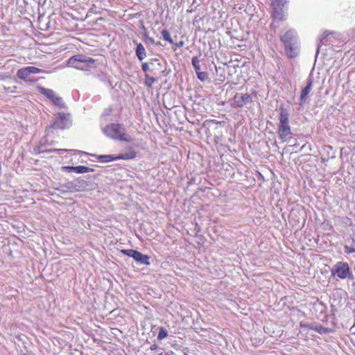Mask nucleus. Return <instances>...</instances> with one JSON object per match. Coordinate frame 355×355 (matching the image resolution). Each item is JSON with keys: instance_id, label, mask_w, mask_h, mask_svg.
I'll list each match as a JSON object with an SVG mask.
<instances>
[{"instance_id": "1", "label": "nucleus", "mask_w": 355, "mask_h": 355, "mask_svg": "<svg viewBox=\"0 0 355 355\" xmlns=\"http://www.w3.org/2000/svg\"><path fill=\"white\" fill-rule=\"evenodd\" d=\"M289 2V0H270L272 11L270 17L272 22L270 28L275 30L279 26V23L286 21V12L284 7Z\"/></svg>"}, {"instance_id": "2", "label": "nucleus", "mask_w": 355, "mask_h": 355, "mask_svg": "<svg viewBox=\"0 0 355 355\" xmlns=\"http://www.w3.org/2000/svg\"><path fill=\"white\" fill-rule=\"evenodd\" d=\"M279 123L278 126L279 138L282 142H286L292 137V132L289 125V113L284 105L279 107Z\"/></svg>"}, {"instance_id": "3", "label": "nucleus", "mask_w": 355, "mask_h": 355, "mask_svg": "<svg viewBox=\"0 0 355 355\" xmlns=\"http://www.w3.org/2000/svg\"><path fill=\"white\" fill-rule=\"evenodd\" d=\"M105 130L109 135L119 141H125L126 142L133 141V138L131 135L127 134L126 129L122 124H110L107 125Z\"/></svg>"}, {"instance_id": "4", "label": "nucleus", "mask_w": 355, "mask_h": 355, "mask_svg": "<svg viewBox=\"0 0 355 355\" xmlns=\"http://www.w3.org/2000/svg\"><path fill=\"white\" fill-rule=\"evenodd\" d=\"M331 274L340 279H345L350 275V266L347 262L338 261L331 268Z\"/></svg>"}, {"instance_id": "5", "label": "nucleus", "mask_w": 355, "mask_h": 355, "mask_svg": "<svg viewBox=\"0 0 355 355\" xmlns=\"http://www.w3.org/2000/svg\"><path fill=\"white\" fill-rule=\"evenodd\" d=\"M37 89L40 94L46 96L54 105L60 107H65V103L62 98L57 96L53 90L41 86L37 87Z\"/></svg>"}, {"instance_id": "6", "label": "nucleus", "mask_w": 355, "mask_h": 355, "mask_svg": "<svg viewBox=\"0 0 355 355\" xmlns=\"http://www.w3.org/2000/svg\"><path fill=\"white\" fill-rule=\"evenodd\" d=\"M136 155V152L132 147H128V152L126 153L120 154L118 156H114L112 155H101L98 159L103 162H109L118 159H131L135 158Z\"/></svg>"}, {"instance_id": "7", "label": "nucleus", "mask_w": 355, "mask_h": 355, "mask_svg": "<svg viewBox=\"0 0 355 355\" xmlns=\"http://www.w3.org/2000/svg\"><path fill=\"white\" fill-rule=\"evenodd\" d=\"M252 101L251 95L248 93H236L231 101V106L237 109V107H243Z\"/></svg>"}, {"instance_id": "8", "label": "nucleus", "mask_w": 355, "mask_h": 355, "mask_svg": "<svg viewBox=\"0 0 355 355\" xmlns=\"http://www.w3.org/2000/svg\"><path fill=\"white\" fill-rule=\"evenodd\" d=\"M71 124L70 121V114L64 113H59L55 121L52 124L51 127L55 129H66Z\"/></svg>"}, {"instance_id": "9", "label": "nucleus", "mask_w": 355, "mask_h": 355, "mask_svg": "<svg viewBox=\"0 0 355 355\" xmlns=\"http://www.w3.org/2000/svg\"><path fill=\"white\" fill-rule=\"evenodd\" d=\"M43 70L34 66H28L19 69L17 72L19 79L27 80L31 73H41Z\"/></svg>"}, {"instance_id": "10", "label": "nucleus", "mask_w": 355, "mask_h": 355, "mask_svg": "<svg viewBox=\"0 0 355 355\" xmlns=\"http://www.w3.org/2000/svg\"><path fill=\"white\" fill-rule=\"evenodd\" d=\"M65 169L68 171H73L74 173H77L78 174H84V173H89V171H93V168L83 165L79 166H65Z\"/></svg>"}, {"instance_id": "11", "label": "nucleus", "mask_w": 355, "mask_h": 355, "mask_svg": "<svg viewBox=\"0 0 355 355\" xmlns=\"http://www.w3.org/2000/svg\"><path fill=\"white\" fill-rule=\"evenodd\" d=\"M136 261L139 262L141 263H144L145 265L149 266L150 264V257L147 254H143L139 251H137L134 258Z\"/></svg>"}, {"instance_id": "12", "label": "nucleus", "mask_w": 355, "mask_h": 355, "mask_svg": "<svg viewBox=\"0 0 355 355\" xmlns=\"http://www.w3.org/2000/svg\"><path fill=\"white\" fill-rule=\"evenodd\" d=\"M295 38L294 32L291 30L287 31L285 34L282 37L281 40L284 45L286 44H292Z\"/></svg>"}, {"instance_id": "13", "label": "nucleus", "mask_w": 355, "mask_h": 355, "mask_svg": "<svg viewBox=\"0 0 355 355\" xmlns=\"http://www.w3.org/2000/svg\"><path fill=\"white\" fill-rule=\"evenodd\" d=\"M136 55L137 58L141 61L143 60L146 56V52L145 50V48L142 43H139L137 45L136 51H135Z\"/></svg>"}, {"instance_id": "14", "label": "nucleus", "mask_w": 355, "mask_h": 355, "mask_svg": "<svg viewBox=\"0 0 355 355\" xmlns=\"http://www.w3.org/2000/svg\"><path fill=\"white\" fill-rule=\"evenodd\" d=\"M313 87V81L311 79L308 80V84L302 90L301 95H300V99L304 100L306 98V96L310 93V92L312 89Z\"/></svg>"}, {"instance_id": "15", "label": "nucleus", "mask_w": 355, "mask_h": 355, "mask_svg": "<svg viewBox=\"0 0 355 355\" xmlns=\"http://www.w3.org/2000/svg\"><path fill=\"white\" fill-rule=\"evenodd\" d=\"M301 327H305L310 329H313L317 332H319L320 334L327 333L329 331L328 329L324 327L323 326L319 324L318 326H313L312 324H300Z\"/></svg>"}, {"instance_id": "16", "label": "nucleus", "mask_w": 355, "mask_h": 355, "mask_svg": "<svg viewBox=\"0 0 355 355\" xmlns=\"http://www.w3.org/2000/svg\"><path fill=\"white\" fill-rule=\"evenodd\" d=\"M286 55L290 58H293L296 56V53L295 51V49L293 47V43H289L288 44H284Z\"/></svg>"}, {"instance_id": "17", "label": "nucleus", "mask_w": 355, "mask_h": 355, "mask_svg": "<svg viewBox=\"0 0 355 355\" xmlns=\"http://www.w3.org/2000/svg\"><path fill=\"white\" fill-rule=\"evenodd\" d=\"M155 82L156 79L155 78L150 76V75L147 73L145 74V85L148 87L152 88L153 85Z\"/></svg>"}, {"instance_id": "18", "label": "nucleus", "mask_w": 355, "mask_h": 355, "mask_svg": "<svg viewBox=\"0 0 355 355\" xmlns=\"http://www.w3.org/2000/svg\"><path fill=\"white\" fill-rule=\"evenodd\" d=\"M161 35H162V37L164 40L168 41L171 44H173V40L167 29H163L162 31H161Z\"/></svg>"}, {"instance_id": "19", "label": "nucleus", "mask_w": 355, "mask_h": 355, "mask_svg": "<svg viewBox=\"0 0 355 355\" xmlns=\"http://www.w3.org/2000/svg\"><path fill=\"white\" fill-rule=\"evenodd\" d=\"M167 336H168L167 330L165 328H164L163 327H159L157 339L159 340H162L163 339L166 338Z\"/></svg>"}, {"instance_id": "20", "label": "nucleus", "mask_w": 355, "mask_h": 355, "mask_svg": "<svg viewBox=\"0 0 355 355\" xmlns=\"http://www.w3.org/2000/svg\"><path fill=\"white\" fill-rule=\"evenodd\" d=\"M197 77L201 81H205L208 78V74L206 71H197Z\"/></svg>"}, {"instance_id": "21", "label": "nucleus", "mask_w": 355, "mask_h": 355, "mask_svg": "<svg viewBox=\"0 0 355 355\" xmlns=\"http://www.w3.org/2000/svg\"><path fill=\"white\" fill-rule=\"evenodd\" d=\"M121 253H123V254H125L127 255L128 257H130L132 258H134L136 252H137V250H121Z\"/></svg>"}, {"instance_id": "22", "label": "nucleus", "mask_w": 355, "mask_h": 355, "mask_svg": "<svg viewBox=\"0 0 355 355\" xmlns=\"http://www.w3.org/2000/svg\"><path fill=\"white\" fill-rule=\"evenodd\" d=\"M142 69L145 72H147L148 71H150L152 73H155L153 71V69L150 68V65L147 62H144V63L142 64Z\"/></svg>"}, {"instance_id": "23", "label": "nucleus", "mask_w": 355, "mask_h": 355, "mask_svg": "<svg viewBox=\"0 0 355 355\" xmlns=\"http://www.w3.org/2000/svg\"><path fill=\"white\" fill-rule=\"evenodd\" d=\"M345 252L347 254H352V253L355 252V248L349 247L348 245H345Z\"/></svg>"}, {"instance_id": "24", "label": "nucleus", "mask_w": 355, "mask_h": 355, "mask_svg": "<svg viewBox=\"0 0 355 355\" xmlns=\"http://www.w3.org/2000/svg\"><path fill=\"white\" fill-rule=\"evenodd\" d=\"M193 66L194 67L196 72L200 70V66L197 63H196L194 60H193Z\"/></svg>"}, {"instance_id": "25", "label": "nucleus", "mask_w": 355, "mask_h": 355, "mask_svg": "<svg viewBox=\"0 0 355 355\" xmlns=\"http://www.w3.org/2000/svg\"><path fill=\"white\" fill-rule=\"evenodd\" d=\"M184 44V41L181 40L179 42V43H176L175 46L180 48L183 46Z\"/></svg>"}, {"instance_id": "26", "label": "nucleus", "mask_w": 355, "mask_h": 355, "mask_svg": "<svg viewBox=\"0 0 355 355\" xmlns=\"http://www.w3.org/2000/svg\"><path fill=\"white\" fill-rule=\"evenodd\" d=\"M157 348H158V345L157 344H153V345H151L150 349V350L154 351V350H156Z\"/></svg>"}, {"instance_id": "27", "label": "nucleus", "mask_w": 355, "mask_h": 355, "mask_svg": "<svg viewBox=\"0 0 355 355\" xmlns=\"http://www.w3.org/2000/svg\"><path fill=\"white\" fill-rule=\"evenodd\" d=\"M78 57H79V56H73V57H72L71 59H74L75 60L80 61V62H85V60H82V59H80V60H78Z\"/></svg>"}, {"instance_id": "28", "label": "nucleus", "mask_w": 355, "mask_h": 355, "mask_svg": "<svg viewBox=\"0 0 355 355\" xmlns=\"http://www.w3.org/2000/svg\"><path fill=\"white\" fill-rule=\"evenodd\" d=\"M22 355H27V354H22Z\"/></svg>"}]
</instances>
